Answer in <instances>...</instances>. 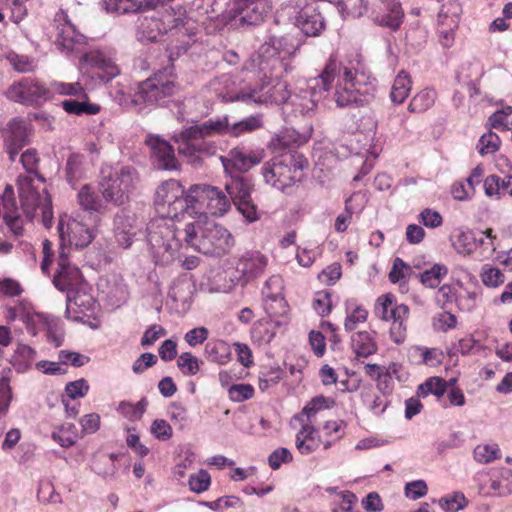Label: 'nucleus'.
<instances>
[{"instance_id": "f8f14e48", "label": "nucleus", "mask_w": 512, "mask_h": 512, "mask_svg": "<svg viewBox=\"0 0 512 512\" xmlns=\"http://www.w3.org/2000/svg\"><path fill=\"white\" fill-rule=\"evenodd\" d=\"M8 100L32 107H40L52 100L50 84L37 77H23L14 81L6 90Z\"/></svg>"}, {"instance_id": "ea45409f", "label": "nucleus", "mask_w": 512, "mask_h": 512, "mask_svg": "<svg viewBox=\"0 0 512 512\" xmlns=\"http://www.w3.org/2000/svg\"><path fill=\"white\" fill-rule=\"evenodd\" d=\"M77 199L80 207L86 211L101 213L106 209L103 200L99 198L89 184L81 187L77 194Z\"/></svg>"}, {"instance_id": "dca6fc26", "label": "nucleus", "mask_w": 512, "mask_h": 512, "mask_svg": "<svg viewBox=\"0 0 512 512\" xmlns=\"http://www.w3.org/2000/svg\"><path fill=\"white\" fill-rule=\"evenodd\" d=\"M145 144L150 149L151 159L154 164L163 170H178L180 164L175 156L173 146L159 136L149 135Z\"/></svg>"}, {"instance_id": "c756f323", "label": "nucleus", "mask_w": 512, "mask_h": 512, "mask_svg": "<svg viewBox=\"0 0 512 512\" xmlns=\"http://www.w3.org/2000/svg\"><path fill=\"white\" fill-rule=\"evenodd\" d=\"M351 349L357 359L368 358L376 354L378 345L373 334L368 331H358L351 336Z\"/></svg>"}, {"instance_id": "2eb2a0df", "label": "nucleus", "mask_w": 512, "mask_h": 512, "mask_svg": "<svg viewBox=\"0 0 512 512\" xmlns=\"http://www.w3.org/2000/svg\"><path fill=\"white\" fill-rule=\"evenodd\" d=\"M269 263L268 257L260 251L244 252L237 260L235 270L242 285L259 278L265 272Z\"/></svg>"}, {"instance_id": "7ed1b4c3", "label": "nucleus", "mask_w": 512, "mask_h": 512, "mask_svg": "<svg viewBox=\"0 0 512 512\" xmlns=\"http://www.w3.org/2000/svg\"><path fill=\"white\" fill-rule=\"evenodd\" d=\"M226 127L227 117L209 119L203 123L184 128L180 133L175 134L172 139L177 144L178 153L194 164L203 157L212 156L216 153L217 146L215 142L208 140V138L223 135V130Z\"/></svg>"}, {"instance_id": "f257e3e1", "label": "nucleus", "mask_w": 512, "mask_h": 512, "mask_svg": "<svg viewBox=\"0 0 512 512\" xmlns=\"http://www.w3.org/2000/svg\"><path fill=\"white\" fill-rule=\"evenodd\" d=\"M337 77L334 99L339 107L363 104L370 93L371 76L355 66H343L331 55L319 75V85L329 91Z\"/></svg>"}, {"instance_id": "f3484780", "label": "nucleus", "mask_w": 512, "mask_h": 512, "mask_svg": "<svg viewBox=\"0 0 512 512\" xmlns=\"http://www.w3.org/2000/svg\"><path fill=\"white\" fill-rule=\"evenodd\" d=\"M53 22L56 29L55 43L59 48L72 51L76 44L82 43L83 36L76 30L66 10L60 8Z\"/></svg>"}, {"instance_id": "052dcab7", "label": "nucleus", "mask_w": 512, "mask_h": 512, "mask_svg": "<svg viewBox=\"0 0 512 512\" xmlns=\"http://www.w3.org/2000/svg\"><path fill=\"white\" fill-rule=\"evenodd\" d=\"M255 389L251 384H233L228 388V397L233 402H243L252 399Z\"/></svg>"}, {"instance_id": "c03bdc74", "label": "nucleus", "mask_w": 512, "mask_h": 512, "mask_svg": "<svg viewBox=\"0 0 512 512\" xmlns=\"http://www.w3.org/2000/svg\"><path fill=\"white\" fill-rule=\"evenodd\" d=\"M444 7L440 10L438 14V22L440 26H443L445 22L448 20V29H440V43L444 47H450L452 46L454 42V29L458 26V14L455 13L452 17H448L447 12L444 11Z\"/></svg>"}, {"instance_id": "1a4fd4ad", "label": "nucleus", "mask_w": 512, "mask_h": 512, "mask_svg": "<svg viewBox=\"0 0 512 512\" xmlns=\"http://www.w3.org/2000/svg\"><path fill=\"white\" fill-rule=\"evenodd\" d=\"M154 204L159 217L179 219L185 213L191 214L190 188L185 191L179 181L167 180L157 188Z\"/></svg>"}, {"instance_id": "2f4dec72", "label": "nucleus", "mask_w": 512, "mask_h": 512, "mask_svg": "<svg viewBox=\"0 0 512 512\" xmlns=\"http://www.w3.org/2000/svg\"><path fill=\"white\" fill-rule=\"evenodd\" d=\"M301 429L296 434L295 446L300 454L308 455L319 448V440L316 439V428L309 421L300 422Z\"/></svg>"}, {"instance_id": "aec40b11", "label": "nucleus", "mask_w": 512, "mask_h": 512, "mask_svg": "<svg viewBox=\"0 0 512 512\" xmlns=\"http://www.w3.org/2000/svg\"><path fill=\"white\" fill-rule=\"evenodd\" d=\"M262 158L261 153L254 151L246 153L243 149L236 147L230 150L227 156H222L221 161L226 172L244 173L258 165Z\"/></svg>"}, {"instance_id": "6e6552de", "label": "nucleus", "mask_w": 512, "mask_h": 512, "mask_svg": "<svg viewBox=\"0 0 512 512\" xmlns=\"http://www.w3.org/2000/svg\"><path fill=\"white\" fill-rule=\"evenodd\" d=\"M373 313L379 320L390 323L389 337L393 343L400 345L405 342L410 317L408 305L398 303L394 294L385 293L375 300Z\"/></svg>"}, {"instance_id": "b1692460", "label": "nucleus", "mask_w": 512, "mask_h": 512, "mask_svg": "<svg viewBox=\"0 0 512 512\" xmlns=\"http://www.w3.org/2000/svg\"><path fill=\"white\" fill-rule=\"evenodd\" d=\"M485 495L507 496L512 494V470L501 468L494 471L489 479L488 488H482Z\"/></svg>"}, {"instance_id": "39448f33", "label": "nucleus", "mask_w": 512, "mask_h": 512, "mask_svg": "<svg viewBox=\"0 0 512 512\" xmlns=\"http://www.w3.org/2000/svg\"><path fill=\"white\" fill-rule=\"evenodd\" d=\"M180 91L177 74L171 65L158 70L146 80L138 84L132 97L136 105L166 106Z\"/></svg>"}, {"instance_id": "4be33fe9", "label": "nucleus", "mask_w": 512, "mask_h": 512, "mask_svg": "<svg viewBox=\"0 0 512 512\" xmlns=\"http://www.w3.org/2000/svg\"><path fill=\"white\" fill-rule=\"evenodd\" d=\"M82 60L89 67L91 73L104 82L111 81L120 72L115 62L100 51L86 53Z\"/></svg>"}, {"instance_id": "58836bf2", "label": "nucleus", "mask_w": 512, "mask_h": 512, "mask_svg": "<svg viewBox=\"0 0 512 512\" xmlns=\"http://www.w3.org/2000/svg\"><path fill=\"white\" fill-rule=\"evenodd\" d=\"M135 235L136 230L132 225L131 218L125 215H117L115 218V238L118 244L123 248L130 247Z\"/></svg>"}, {"instance_id": "de8ad7c7", "label": "nucleus", "mask_w": 512, "mask_h": 512, "mask_svg": "<svg viewBox=\"0 0 512 512\" xmlns=\"http://www.w3.org/2000/svg\"><path fill=\"white\" fill-rule=\"evenodd\" d=\"M50 90L52 92V98L56 95L75 96L79 99L88 100V94L79 82L65 83L54 81L50 83Z\"/></svg>"}, {"instance_id": "09e8293b", "label": "nucleus", "mask_w": 512, "mask_h": 512, "mask_svg": "<svg viewBox=\"0 0 512 512\" xmlns=\"http://www.w3.org/2000/svg\"><path fill=\"white\" fill-rule=\"evenodd\" d=\"M271 320H259L254 323L251 330V337L259 345L270 343L275 337V330L272 327Z\"/></svg>"}, {"instance_id": "bf43d9fd", "label": "nucleus", "mask_w": 512, "mask_h": 512, "mask_svg": "<svg viewBox=\"0 0 512 512\" xmlns=\"http://www.w3.org/2000/svg\"><path fill=\"white\" fill-rule=\"evenodd\" d=\"M438 504L446 512H458L467 505V499L462 492H453L440 498Z\"/></svg>"}, {"instance_id": "423d86ee", "label": "nucleus", "mask_w": 512, "mask_h": 512, "mask_svg": "<svg viewBox=\"0 0 512 512\" xmlns=\"http://www.w3.org/2000/svg\"><path fill=\"white\" fill-rule=\"evenodd\" d=\"M308 167L307 158L298 152H287L273 157L262 167L266 183L284 191L304 177V169Z\"/></svg>"}, {"instance_id": "338daca9", "label": "nucleus", "mask_w": 512, "mask_h": 512, "mask_svg": "<svg viewBox=\"0 0 512 512\" xmlns=\"http://www.w3.org/2000/svg\"><path fill=\"white\" fill-rule=\"evenodd\" d=\"M177 365L180 371L188 376L196 375L200 370L198 358L190 352L182 353L178 357Z\"/></svg>"}, {"instance_id": "f704fd0d", "label": "nucleus", "mask_w": 512, "mask_h": 512, "mask_svg": "<svg viewBox=\"0 0 512 512\" xmlns=\"http://www.w3.org/2000/svg\"><path fill=\"white\" fill-rule=\"evenodd\" d=\"M23 323L31 335H36L39 331L52 333V329L56 328L58 324L57 320L48 314L31 311L27 315V320H24Z\"/></svg>"}, {"instance_id": "37998d69", "label": "nucleus", "mask_w": 512, "mask_h": 512, "mask_svg": "<svg viewBox=\"0 0 512 512\" xmlns=\"http://www.w3.org/2000/svg\"><path fill=\"white\" fill-rule=\"evenodd\" d=\"M225 189L229 194L233 203L235 204L238 200L248 199L251 196V184L248 179L242 176H232L230 181L225 185Z\"/></svg>"}, {"instance_id": "20e7f679", "label": "nucleus", "mask_w": 512, "mask_h": 512, "mask_svg": "<svg viewBox=\"0 0 512 512\" xmlns=\"http://www.w3.org/2000/svg\"><path fill=\"white\" fill-rule=\"evenodd\" d=\"M186 247L207 256L222 257L235 245L234 236L224 226L213 221L188 223Z\"/></svg>"}, {"instance_id": "680f3d73", "label": "nucleus", "mask_w": 512, "mask_h": 512, "mask_svg": "<svg viewBox=\"0 0 512 512\" xmlns=\"http://www.w3.org/2000/svg\"><path fill=\"white\" fill-rule=\"evenodd\" d=\"M312 307L322 317L329 315L332 311L331 294L328 291H318L312 300Z\"/></svg>"}, {"instance_id": "a19ab883", "label": "nucleus", "mask_w": 512, "mask_h": 512, "mask_svg": "<svg viewBox=\"0 0 512 512\" xmlns=\"http://www.w3.org/2000/svg\"><path fill=\"white\" fill-rule=\"evenodd\" d=\"M205 353L209 361L225 365L231 359V349L223 340L210 341L205 345Z\"/></svg>"}, {"instance_id": "c9c22d12", "label": "nucleus", "mask_w": 512, "mask_h": 512, "mask_svg": "<svg viewBox=\"0 0 512 512\" xmlns=\"http://www.w3.org/2000/svg\"><path fill=\"white\" fill-rule=\"evenodd\" d=\"M447 380L439 376L428 377L423 383L418 385L416 394L418 397L426 398L433 395L440 401L447 391Z\"/></svg>"}, {"instance_id": "393cba45", "label": "nucleus", "mask_w": 512, "mask_h": 512, "mask_svg": "<svg viewBox=\"0 0 512 512\" xmlns=\"http://www.w3.org/2000/svg\"><path fill=\"white\" fill-rule=\"evenodd\" d=\"M164 0H104L106 10L118 14L137 13L153 9Z\"/></svg>"}, {"instance_id": "ddd939ff", "label": "nucleus", "mask_w": 512, "mask_h": 512, "mask_svg": "<svg viewBox=\"0 0 512 512\" xmlns=\"http://www.w3.org/2000/svg\"><path fill=\"white\" fill-rule=\"evenodd\" d=\"M192 198L191 214L208 213L223 216L231 207L230 199L218 187L208 184H195L190 187Z\"/></svg>"}, {"instance_id": "9d476101", "label": "nucleus", "mask_w": 512, "mask_h": 512, "mask_svg": "<svg viewBox=\"0 0 512 512\" xmlns=\"http://www.w3.org/2000/svg\"><path fill=\"white\" fill-rule=\"evenodd\" d=\"M18 193L21 200V206L26 217L32 220L37 210L42 215V223L46 228H50L53 222L52 200L43 187L41 190L34 185V179L28 175H20L17 178Z\"/></svg>"}, {"instance_id": "0e129e2a", "label": "nucleus", "mask_w": 512, "mask_h": 512, "mask_svg": "<svg viewBox=\"0 0 512 512\" xmlns=\"http://www.w3.org/2000/svg\"><path fill=\"white\" fill-rule=\"evenodd\" d=\"M342 13L351 17H361L368 7L367 0H339Z\"/></svg>"}, {"instance_id": "6ab92c4d", "label": "nucleus", "mask_w": 512, "mask_h": 512, "mask_svg": "<svg viewBox=\"0 0 512 512\" xmlns=\"http://www.w3.org/2000/svg\"><path fill=\"white\" fill-rule=\"evenodd\" d=\"M271 10L268 0H235V11L241 22L248 25L262 23Z\"/></svg>"}, {"instance_id": "cd10ccee", "label": "nucleus", "mask_w": 512, "mask_h": 512, "mask_svg": "<svg viewBox=\"0 0 512 512\" xmlns=\"http://www.w3.org/2000/svg\"><path fill=\"white\" fill-rule=\"evenodd\" d=\"M66 233L70 245L76 248L87 247L95 237L94 229L77 219L69 220Z\"/></svg>"}, {"instance_id": "5701e85b", "label": "nucleus", "mask_w": 512, "mask_h": 512, "mask_svg": "<svg viewBox=\"0 0 512 512\" xmlns=\"http://www.w3.org/2000/svg\"><path fill=\"white\" fill-rule=\"evenodd\" d=\"M263 308L275 327L286 326L290 321V308L284 296L263 298Z\"/></svg>"}, {"instance_id": "69168bd1", "label": "nucleus", "mask_w": 512, "mask_h": 512, "mask_svg": "<svg viewBox=\"0 0 512 512\" xmlns=\"http://www.w3.org/2000/svg\"><path fill=\"white\" fill-rule=\"evenodd\" d=\"M190 490L195 493H202L208 490L211 484V476L206 470H199L197 473L191 474L188 480Z\"/></svg>"}, {"instance_id": "a878e982", "label": "nucleus", "mask_w": 512, "mask_h": 512, "mask_svg": "<svg viewBox=\"0 0 512 512\" xmlns=\"http://www.w3.org/2000/svg\"><path fill=\"white\" fill-rule=\"evenodd\" d=\"M366 195L362 192H354L345 201V213L338 215L335 220L334 228L337 232L342 233L347 230L352 220L354 212H361L366 203Z\"/></svg>"}, {"instance_id": "c85d7f7f", "label": "nucleus", "mask_w": 512, "mask_h": 512, "mask_svg": "<svg viewBox=\"0 0 512 512\" xmlns=\"http://www.w3.org/2000/svg\"><path fill=\"white\" fill-rule=\"evenodd\" d=\"M409 357L412 363L429 367H437L441 365L444 360V354L441 349L419 345L411 347Z\"/></svg>"}, {"instance_id": "0eeeda50", "label": "nucleus", "mask_w": 512, "mask_h": 512, "mask_svg": "<svg viewBox=\"0 0 512 512\" xmlns=\"http://www.w3.org/2000/svg\"><path fill=\"white\" fill-rule=\"evenodd\" d=\"M138 181V172L133 167H121L119 170L103 168L98 189L105 202L114 206H121L128 202Z\"/></svg>"}, {"instance_id": "8fccbe9b", "label": "nucleus", "mask_w": 512, "mask_h": 512, "mask_svg": "<svg viewBox=\"0 0 512 512\" xmlns=\"http://www.w3.org/2000/svg\"><path fill=\"white\" fill-rule=\"evenodd\" d=\"M448 274L447 266L443 264H434L430 269L420 273V282L428 288H436L440 285L442 279Z\"/></svg>"}, {"instance_id": "f03ea898", "label": "nucleus", "mask_w": 512, "mask_h": 512, "mask_svg": "<svg viewBox=\"0 0 512 512\" xmlns=\"http://www.w3.org/2000/svg\"><path fill=\"white\" fill-rule=\"evenodd\" d=\"M187 230L188 223L180 219L157 217L148 223L147 241L155 264L168 265L179 257Z\"/></svg>"}, {"instance_id": "9b49d317", "label": "nucleus", "mask_w": 512, "mask_h": 512, "mask_svg": "<svg viewBox=\"0 0 512 512\" xmlns=\"http://www.w3.org/2000/svg\"><path fill=\"white\" fill-rule=\"evenodd\" d=\"M183 22L181 9L166 8L152 16L137 19L136 37L140 42H156Z\"/></svg>"}, {"instance_id": "3c124183", "label": "nucleus", "mask_w": 512, "mask_h": 512, "mask_svg": "<svg viewBox=\"0 0 512 512\" xmlns=\"http://www.w3.org/2000/svg\"><path fill=\"white\" fill-rule=\"evenodd\" d=\"M453 246L457 253L469 256L477 249V237L471 230L461 231L457 235Z\"/></svg>"}, {"instance_id": "4c0bfd02", "label": "nucleus", "mask_w": 512, "mask_h": 512, "mask_svg": "<svg viewBox=\"0 0 512 512\" xmlns=\"http://www.w3.org/2000/svg\"><path fill=\"white\" fill-rule=\"evenodd\" d=\"M412 89V79L408 72L401 70L392 84L390 99L395 104H402Z\"/></svg>"}, {"instance_id": "7c9ffc66", "label": "nucleus", "mask_w": 512, "mask_h": 512, "mask_svg": "<svg viewBox=\"0 0 512 512\" xmlns=\"http://www.w3.org/2000/svg\"><path fill=\"white\" fill-rule=\"evenodd\" d=\"M335 404V399L332 397L324 395L315 396L306 403L300 413L294 416V419L299 422L309 421V423H313V419L318 412L331 409Z\"/></svg>"}, {"instance_id": "a18cd8bd", "label": "nucleus", "mask_w": 512, "mask_h": 512, "mask_svg": "<svg viewBox=\"0 0 512 512\" xmlns=\"http://www.w3.org/2000/svg\"><path fill=\"white\" fill-rule=\"evenodd\" d=\"M62 108L68 114L75 115H96L101 111V107L98 104L90 103L89 99H81V101L77 100H64L61 103Z\"/></svg>"}, {"instance_id": "774afa93", "label": "nucleus", "mask_w": 512, "mask_h": 512, "mask_svg": "<svg viewBox=\"0 0 512 512\" xmlns=\"http://www.w3.org/2000/svg\"><path fill=\"white\" fill-rule=\"evenodd\" d=\"M21 162H22L24 169L29 174H35L36 177L38 178V180L41 181V183H43V184L45 183V178L41 174L38 173L39 158H38L36 150L28 149L25 152H23L21 155Z\"/></svg>"}, {"instance_id": "49530a36", "label": "nucleus", "mask_w": 512, "mask_h": 512, "mask_svg": "<svg viewBox=\"0 0 512 512\" xmlns=\"http://www.w3.org/2000/svg\"><path fill=\"white\" fill-rule=\"evenodd\" d=\"M262 125V122L260 118L258 117H248L242 121H239L232 126L229 125V122L227 121V127L225 130H223V135H229L232 137H239L246 133H251L258 128H260Z\"/></svg>"}, {"instance_id": "e433bc0d", "label": "nucleus", "mask_w": 512, "mask_h": 512, "mask_svg": "<svg viewBox=\"0 0 512 512\" xmlns=\"http://www.w3.org/2000/svg\"><path fill=\"white\" fill-rule=\"evenodd\" d=\"M386 12L378 17L381 26L397 30L403 22L404 11L400 2L396 0H386L384 2Z\"/></svg>"}, {"instance_id": "6e6d98bb", "label": "nucleus", "mask_w": 512, "mask_h": 512, "mask_svg": "<svg viewBox=\"0 0 512 512\" xmlns=\"http://www.w3.org/2000/svg\"><path fill=\"white\" fill-rule=\"evenodd\" d=\"M146 406L147 401L145 399H142L137 403L122 401L118 406V411L130 421H137L142 418Z\"/></svg>"}, {"instance_id": "a211bd4d", "label": "nucleus", "mask_w": 512, "mask_h": 512, "mask_svg": "<svg viewBox=\"0 0 512 512\" xmlns=\"http://www.w3.org/2000/svg\"><path fill=\"white\" fill-rule=\"evenodd\" d=\"M435 302L443 310L450 308L455 303L459 310L470 311L476 305V294L474 292H466V295L463 296L459 294L454 286L443 284L435 294Z\"/></svg>"}, {"instance_id": "13d9d810", "label": "nucleus", "mask_w": 512, "mask_h": 512, "mask_svg": "<svg viewBox=\"0 0 512 512\" xmlns=\"http://www.w3.org/2000/svg\"><path fill=\"white\" fill-rule=\"evenodd\" d=\"M482 283L487 287H498L505 282V276L499 268L484 265L480 272Z\"/></svg>"}, {"instance_id": "4468645a", "label": "nucleus", "mask_w": 512, "mask_h": 512, "mask_svg": "<svg viewBox=\"0 0 512 512\" xmlns=\"http://www.w3.org/2000/svg\"><path fill=\"white\" fill-rule=\"evenodd\" d=\"M289 90L285 81L277 80L275 83H266L261 85L259 88L242 90L235 94V96H229L226 100L229 101H242L245 103H256V104H283L289 98Z\"/></svg>"}, {"instance_id": "5fc2aeb1", "label": "nucleus", "mask_w": 512, "mask_h": 512, "mask_svg": "<svg viewBox=\"0 0 512 512\" xmlns=\"http://www.w3.org/2000/svg\"><path fill=\"white\" fill-rule=\"evenodd\" d=\"M398 367L397 363H391L385 372L378 375V378L375 380L376 388L382 393L383 397H388L392 394L394 389L392 373H396Z\"/></svg>"}, {"instance_id": "603ef678", "label": "nucleus", "mask_w": 512, "mask_h": 512, "mask_svg": "<svg viewBox=\"0 0 512 512\" xmlns=\"http://www.w3.org/2000/svg\"><path fill=\"white\" fill-rule=\"evenodd\" d=\"M473 457L481 464H487L501 458V450L497 444H479L474 448Z\"/></svg>"}, {"instance_id": "864d4df0", "label": "nucleus", "mask_w": 512, "mask_h": 512, "mask_svg": "<svg viewBox=\"0 0 512 512\" xmlns=\"http://www.w3.org/2000/svg\"><path fill=\"white\" fill-rule=\"evenodd\" d=\"M78 433L74 424L62 425L57 431L52 433V438L60 446L68 448L77 441Z\"/></svg>"}, {"instance_id": "412c9836", "label": "nucleus", "mask_w": 512, "mask_h": 512, "mask_svg": "<svg viewBox=\"0 0 512 512\" xmlns=\"http://www.w3.org/2000/svg\"><path fill=\"white\" fill-rule=\"evenodd\" d=\"M57 266L53 279L57 289L61 291L70 290L81 282V271L69 262L65 248H62L59 252Z\"/></svg>"}, {"instance_id": "bb28decb", "label": "nucleus", "mask_w": 512, "mask_h": 512, "mask_svg": "<svg viewBox=\"0 0 512 512\" xmlns=\"http://www.w3.org/2000/svg\"><path fill=\"white\" fill-rule=\"evenodd\" d=\"M7 127L9 133L7 152L10 160L14 161L18 151L26 144L27 129L24 121L20 118L11 119Z\"/></svg>"}, {"instance_id": "79ce46f5", "label": "nucleus", "mask_w": 512, "mask_h": 512, "mask_svg": "<svg viewBox=\"0 0 512 512\" xmlns=\"http://www.w3.org/2000/svg\"><path fill=\"white\" fill-rule=\"evenodd\" d=\"M85 156L79 153L71 154L66 162V179L74 187L85 176Z\"/></svg>"}, {"instance_id": "4d7b16f0", "label": "nucleus", "mask_w": 512, "mask_h": 512, "mask_svg": "<svg viewBox=\"0 0 512 512\" xmlns=\"http://www.w3.org/2000/svg\"><path fill=\"white\" fill-rule=\"evenodd\" d=\"M500 145V137L496 133L490 131L480 137L477 144V150L481 156H485L497 152Z\"/></svg>"}, {"instance_id": "e2e57ef3", "label": "nucleus", "mask_w": 512, "mask_h": 512, "mask_svg": "<svg viewBox=\"0 0 512 512\" xmlns=\"http://www.w3.org/2000/svg\"><path fill=\"white\" fill-rule=\"evenodd\" d=\"M484 192L487 197L500 199L502 198V189L504 187V178L492 174L487 176L483 181Z\"/></svg>"}, {"instance_id": "473e14b6", "label": "nucleus", "mask_w": 512, "mask_h": 512, "mask_svg": "<svg viewBox=\"0 0 512 512\" xmlns=\"http://www.w3.org/2000/svg\"><path fill=\"white\" fill-rule=\"evenodd\" d=\"M345 320L344 329L347 332L354 331L360 324L368 320L369 312L366 307L356 299H348L345 301Z\"/></svg>"}, {"instance_id": "72a5a7b5", "label": "nucleus", "mask_w": 512, "mask_h": 512, "mask_svg": "<svg viewBox=\"0 0 512 512\" xmlns=\"http://www.w3.org/2000/svg\"><path fill=\"white\" fill-rule=\"evenodd\" d=\"M438 93L433 88H424L417 92L410 100L407 110L410 113L421 114L434 106Z\"/></svg>"}]
</instances>
